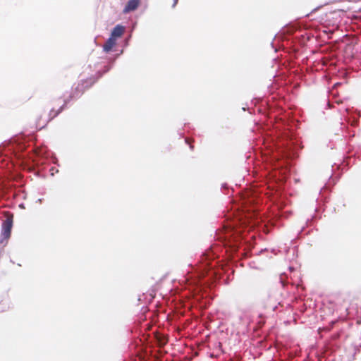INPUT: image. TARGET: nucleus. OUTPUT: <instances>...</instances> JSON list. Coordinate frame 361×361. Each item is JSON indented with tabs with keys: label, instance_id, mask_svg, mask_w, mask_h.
Listing matches in <instances>:
<instances>
[{
	"label": "nucleus",
	"instance_id": "obj_1",
	"mask_svg": "<svg viewBox=\"0 0 361 361\" xmlns=\"http://www.w3.org/2000/svg\"><path fill=\"white\" fill-rule=\"evenodd\" d=\"M225 214L227 224L223 233L215 231L219 243L213 244L199 256L197 262L189 264L183 279L178 281L180 290L176 300L178 314L187 317L186 322L197 319L200 310L205 309L215 297L214 290L219 283H228L229 262L235 256L247 255L250 232L254 228L255 212L245 204H230Z\"/></svg>",
	"mask_w": 361,
	"mask_h": 361
},
{
	"label": "nucleus",
	"instance_id": "obj_15",
	"mask_svg": "<svg viewBox=\"0 0 361 361\" xmlns=\"http://www.w3.org/2000/svg\"><path fill=\"white\" fill-rule=\"evenodd\" d=\"M185 142L186 144L189 145V147H190V149H192V150L193 149V147H193V145L190 142V139H189V138L185 137Z\"/></svg>",
	"mask_w": 361,
	"mask_h": 361
},
{
	"label": "nucleus",
	"instance_id": "obj_12",
	"mask_svg": "<svg viewBox=\"0 0 361 361\" xmlns=\"http://www.w3.org/2000/svg\"><path fill=\"white\" fill-rule=\"evenodd\" d=\"M71 100L69 99V98H66L64 99V104L55 112H54V109H52L50 112H49V121H51L54 118H55L56 116H57L63 109L64 106L70 102Z\"/></svg>",
	"mask_w": 361,
	"mask_h": 361
},
{
	"label": "nucleus",
	"instance_id": "obj_7",
	"mask_svg": "<svg viewBox=\"0 0 361 361\" xmlns=\"http://www.w3.org/2000/svg\"><path fill=\"white\" fill-rule=\"evenodd\" d=\"M355 158L348 156L343 158V161L339 163L336 164L334 163L332 165V175L329 177V179L328 182L324 185V188L321 189L320 190V195L323 196L324 192L329 190L331 187L334 185L336 183V181L339 179L341 177V173L336 174V171L341 170L343 171L344 170L348 169L350 166L355 164Z\"/></svg>",
	"mask_w": 361,
	"mask_h": 361
},
{
	"label": "nucleus",
	"instance_id": "obj_9",
	"mask_svg": "<svg viewBox=\"0 0 361 361\" xmlns=\"http://www.w3.org/2000/svg\"><path fill=\"white\" fill-rule=\"evenodd\" d=\"M12 307V303L9 299L7 291L0 293V312H6Z\"/></svg>",
	"mask_w": 361,
	"mask_h": 361
},
{
	"label": "nucleus",
	"instance_id": "obj_4",
	"mask_svg": "<svg viewBox=\"0 0 361 361\" xmlns=\"http://www.w3.org/2000/svg\"><path fill=\"white\" fill-rule=\"evenodd\" d=\"M152 356L145 338H141L139 334L137 338L131 339L128 352L123 355V361H152Z\"/></svg>",
	"mask_w": 361,
	"mask_h": 361
},
{
	"label": "nucleus",
	"instance_id": "obj_2",
	"mask_svg": "<svg viewBox=\"0 0 361 361\" xmlns=\"http://www.w3.org/2000/svg\"><path fill=\"white\" fill-rule=\"evenodd\" d=\"M264 152L265 171L262 175L268 188L280 190L284 186L290 173V160L297 157L301 148L300 141L292 135H288L279 141L272 140Z\"/></svg>",
	"mask_w": 361,
	"mask_h": 361
},
{
	"label": "nucleus",
	"instance_id": "obj_19",
	"mask_svg": "<svg viewBox=\"0 0 361 361\" xmlns=\"http://www.w3.org/2000/svg\"><path fill=\"white\" fill-rule=\"evenodd\" d=\"M18 207L21 209H25V204H18Z\"/></svg>",
	"mask_w": 361,
	"mask_h": 361
},
{
	"label": "nucleus",
	"instance_id": "obj_22",
	"mask_svg": "<svg viewBox=\"0 0 361 361\" xmlns=\"http://www.w3.org/2000/svg\"><path fill=\"white\" fill-rule=\"evenodd\" d=\"M167 276V274H164L159 280V281H162L163 280H164Z\"/></svg>",
	"mask_w": 361,
	"mask_h": 361
},
{
	"label": "nucleus",
	"instance_id": "obj_20",
	"mask_svg": "<svg viewBox=\"0 0 361 361\" xmlns=\"http://www.w3.org/2000/svg\"><path fill=\"white\" fill-rule=\"evenodd\" d=\"M178 0H173V5H172V7L174 8L176 4H178Z\"/></svg>",
	"mask_w": 361,
	"mask_h": 361
},
{
	"label": "nucleus",
	"instance_id": "obj_30",
	"mask_svg": "<svg viewBox=\"0 0 361 361\" xmlns=\"http://www.w3.org/2000/svg\"><path fill=\"white\" fill-rule=\"evenodd\" d=\"M317 9H318V7H317V8H314V9L312 10V12H314V11H316V10H317Z\"/></svg>",
	"mask_w": 361,
	"mask_h": 361
},
{
	"label": "nucleus",
	"instance_id": "obj_27",
	"mask_svg": "<svg viewBox=\"0 0 361 361\" xmlns=\"http://www.w3.org/2000/svg\"><path fill=\"white\" fill-rule=\"evenodd\" d=\"M179 135L180 137H183V133H180Z\"/></svg>",
	"mask_w": 361,
	"mask_h": 361
},
{
	"label": "nucleus",
	"instance_id": "obj_8",
	"mask_svg": "<svg viewBox=\"0 0 361 361\" xmlns=\"http://www.w3.org/2000/svg\"><path fill=\"white\" fill-rule=\"evenodd\" d=\"M13 226V214H9L2 221L1 227L0 234V244H3L5 242L4 246H5L11 238L12 228Z\"/></svg>",
	"mask_w": 361,
	"mask_h": 361
},
{
	"label": "nucleus",
	"instance_id": "obj_14",
	"mask_svg": "<svg viewBox=\"0 0 361 361\" xmlns=\"http://www.w3.org/2000/svg\"><path fill=\"white\" fill-rule=\"evenodd\" d=\"M282 214H281V216L286 218H288L289 217L291 214H292V212L290 211H287V212H281Z\"/></svg>",
	"mask_w": 361,
	"mask_h": 361
},
{
	"label": "nucleus",
	"instance_id": "obj_5",
	"mask_svg": "<svg viewBox=\"0 0 361 361\" xmlns=\"http://www.w3.org/2000/svg\"><path fill=\"white\" fill-rule=\"evenodd\" d=\"M314 214L311 216V218H308L306 220L305 226H303L300 231L298 232V235L299 237L303 238L305 235H309L312 228H310L308 231L306 230L307 228L311 227L312 226V221H317L322 218V214H324V216H326L329 214H333L336 212V207H331L328 209L326 204H315L314 207Z\"/></svg>",
	"mask_w": 361,
	"mask_h": 361
},
{
	"label": "nucleus",
	"instance_id": "obj_31",
	"mask_svg": "<svg viewBox=\"0 0 361 361\" xmlns=\"http://www.w3.org/2000/svg\"><path fill=\"white\" fill-rule=\"evenodd\" d=\"M128 39H126V44H128Z\"/></svg>",
	"mask_w": 361,
	"mask_h": 361
},
{
	"label": "nucleus",
	"instance_id": "obj_21",
	"mask_svg": "<svg viewBox=\"0 0 361 361\" xmlns=\"http://www.w3.org/2000/svg\"><path fill=\"white\" fill-rule=\"evenodd\" d=\"M226 188H228L227 184L226 183L222 184L221 189H226Z\"/></svg>",
	"mask_w": 361,
	"mask_h": 361
},
{
	"label": "nucleus",
	"instance_id": "obj_25",
	"mask_svg": "<svg viewBox=\"0 0 361 361\" xmlns=\"http://www.w3.org/2000/svg\"><path fill=\"white\" fill-rule=\"evenodd\" d=\"M53 170H54V168H53V167H51V168L50 169V171H51V175H52V176L54 175Z\"/></svg>",
	"mask_w": 361,
	"mask_h": 361
},
{
	"label": "nucleus",
	"instance_id": "obj_13",
	"mask_svg": "<svg viewBox=\"0 0 361 361\" xmlns=\"http://www.w3.org/2000/svg\"><path fill=\"white\" fill-rule=\"evenodd\" d=\"M116 39L110 37L106 40V43L104 44V47H103V50L105 52H109L112 49V47L116 44Z\"/></svg>",
	"mask_w": 361,
	"mask_h": 361
},
{
	"label": "nucleus",
	"instance_id": "obj_23",
	"mask_svg": "<svg viewBox=\"0 0 361 361\" xmlns=\"http://www.w3.org/2000/svg\"><path fill=\"white\" fill-rule=\"evenodd\" d=\"M271 253H272L274 255H276V250L275 249H271Z\"/></svg>",
	"mask_w": 361,
	"mask_h": 361
},
{
	"label": "nucleus",
	"instance_id": "obj_17",
	"mask_svg": "<svg viewBox=\"0 0 361 361\" xmlns=\"http://www.w3.org/2000/svg\"><path fill=\"white\" fill-rule=\"evenodd\" d=\"M357 123V121L356 119H353L352 121H351V125L352 126H356Z\"/></svg>",
	"mask_w": 361,
	"mask_h": 361
},
{
	"label": "nucleus",
	"instance_id": "obj_24",
	"mask_svg": "<svg viewBox=\"0 0 361 361\" xmlns=\"http://www.w3.org/2000/svg\"><path fill=\"white\" fill-rule=\"evenodd\" d=\"M271 308H272L273 311H276L278 307H277V306L274 305V306L271 307Z\"/></svg>",
	"mask_w": 361,
	"mask_h": 361
},
{
	"label": "nucleus",
	"instance_id": "obj_3",
	"mask_svg": "<svg viewBox=\"0 0 361 361\" xmlns=\"http://www.w3.org/2000/svg\"><path fill=\"white\" fill-rule=\"evenodd\" d=\"M44 163V153L39 152L35 157H30L27 154L14 153V158H11L6 164V173H8V178L12 179L15 178L12 170H15L16 167H22L29 170L39 169Z\"/></svg>",
	"mask_w": 361,
	"mask_h": 361
},
{
	"label": "nucleus",
	"instance_id": "obj_16",
	"mask_svg": "<svg viewBox=\"0 0 361 361\" xmlns=\"http://www.w3.org/2000/svg\"><path fill=\"white\" fill-rule=\"evenodd\" d=\"M269 253V250L267 248L261 249L260 251H259L258 254L261 255L262 253Z\"/></svg>",
	"mask_w": 361,
	"mask_h": 361
},
{
	"label": "nucleus",
	"instance_id": "obj_18",
	"mask_svg": "<svg viewBox=\"0 0 361 361\" xmlns=\"http://www.w3.org/2000/svg\"><path fill=\"white\" fill-rule=\"evenodd\" d=\"M252 264H254V262H249L250 267L253 269H257V267H255Z\"/></svg>",
	"mask_w": 361,
	"mask_h": 361
},
{
	"label": "nucleus",
	"instance_id": "obj_29",
	"mask_svg": "<svg viewBox=\"0 0 361 361\" xmlns=\"http://www.w3.org/2000/svg\"><path fill=\"white\" fill-rule=\"evenodd\" d=\"M123 53V51H121V53L120 54H116V57H118L120 54H121Z\"/></svg>",
	"mask_w": 361,
	"mask_h": 361
},
{
	"label": "nucleus",
	"instance_id": "obj_6",
	"mask_svg": "<svg viewBox=\"0 0 361 361\" xmlns=\"http://www.w3.org/2000/svg\"><path fill=\"white\" fill-rule=\"evenodd\" d=\"M113 63L114 60L110 61L109 64L104 66L103 71H98L94 76L82 80L80 83H78L75 87L74 91L69 95V99L71 101L72 99H78L85 90L91 87L103 74L107 73L112 68Z\"/></svg>",
	"mask_w": 361,
	"mask_h": 361
},
{
	"label": "nucleus",
	"instance_id": "obj_10",
	"mask_svg": "<svg viewBox=\"0 0 361 361\" xmlns=\"http://www.w3.org/2000/svg\"><path fill=\"white\" fill-rule=\"evenodd\" d=\"M140 4V0H129L124 7L123 12L128 13L137 9Z\"/></svg>",
	"mask_w": 361,
	"mask_h": 361
},
{
	"label": "nucleus",
	"instance_id": "obj_11",
	"mask_svg": "<svg viewBox=\"0 0 361 361\" xmlns=\"http://www.w3.org/2000/svg\"><path fill=\"white\" fill-rule=\"evenodd\" d=\"M125 31V27L120 24L116 25L111 32V36L114 39H116L118 37H120Z\"/></svg>",
	"mask_w": 361,
	"mask_h": 361
},
{
	"label": "nucleus",
	"instance_id": "obj_33",
	"mask_svg": "<svg viewBox=\"0 0 361 361\" xmlns=\"http://www.w3.org/2000/svg\"><path fill=\"white\" fill-rule=\"evenodd\" d=\"M11 205H12L13 207H11V208H13V207H14L15 204H11Z\"/></svg>",
	"mask_w": 361,
	"mask_h": 361
},
{
	"label": "nucleus",
	"instance_id": "obj_28",
	"mask_svg": "<svg viewBox=\"0 0 361 361\" xmlns=\"http://www.w3.org/2000/svg\"><path fill=\"white\" fill-rule=\"evenodd\" d=\"M228 203L232 204V203H235V202L233 200H230Z\"/></svg>",
	"mask_w": 361,
	"mask_h": 361
},
{
	"label": "nucleus",
	"instance_id": "obj_32",
	"mask_svg": "<svg viewBox=\"0 0 361 361\" xmlns=\"http://www.w3.org/2000/svg\"><path fill=\"white\" fill-rule=\"evenodd\" d=\"M271 46H272L273 48H274L273 42H271Z\"/></svg>",
	"mask_w": 361,
	"mask_h": 361
},
{
	"label": "nucleus",
	"instance_id": "obj_26",
	"mask_svg": "<svg viewBox=\"0 0 361 361\" xmlns=\"http://www.w3.org/2000/svg\"><path fill=\"white\" fill-rule=\"evenodd\" d=\"M296 252H297V250L295 248H293V255H294Z\"/></svg>",
	"mask_w": 361,
	"mask_h": 361
}]
</instances>
